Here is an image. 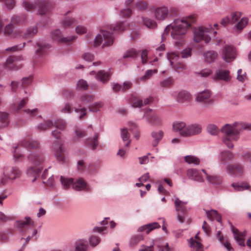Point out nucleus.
Returning <instances> with one entry per match:
<instances>
[{
  "instance_id": "obj_1",
  "label": "nucleus",
  "mask_w": 251,
  "mask_h": 251,
  "mask_svg": "<svg viewBox=\"0 0 251 251\" xmlns=\"http://www.w3.org/2000/svg\"><path fill=\"white\" fill-rule=\"evenodd\" d=\"M38 146V143L34 140L29 139H23L18 146L14 148L13 151V157L15 160L25 155L31 161L32 166L27 169L26 174L31 178V181L32 182L36 180L37 176L43 169L42 163L44 158L42 154L38 151H31L37 148Z\"/></svg>"
},
{
  "instance_id": "obj_2",
  "label": "nucleus",
  "mask_w": 251,
  "mask_h": 251,
  "mask_svg": "<svg viewBox=\"0 0 251 251\" xmlns=\"http://www.w3.org/2000/svg\"><path fill=\"white\" fill-rule=\"evenodd\" d=\"M193 17L175 19L165 28L162 36V42L165 39V35L170 32L172 37L175 40V44L177 47L182 46L185 43L184 36L194 21Z\"/></svg>"
},
{
  "instance_id": "obj_3",
  "label": "nucleus",
  "mask_w": 251,
  "mask_h": 251,
  "mask_svg": "<svg viewBox=\"0 0 251 251\" xmlns=\"http://www.w3.org/2000/svg\"><path fill=\"white\" fill-rule=\"evenodd\" d=\"M251 129V123L242 121H237L232 124H226L221 128V131L224 134L222 137L223 144L229 149L234 148V142L237 141L239 138V132L246 129Z\"/></svg>"
},
{
  "instance_id": "obj_4",
  "label": "nucleus",
  "mask_w": 251,
  "mask_h": 251,
  "mask_svg": "<svg viewBox=\"0 0 251 251\" xmlns=\"http://www.w3.org/2000/svg\"><path fill=\"white\" fill-rule=\"evenodd\" d=\"M212 29V27L211 25L208 27L201 26L195 27L193 30L194 41L197 43L203 41L208 44L211 39L209 34Z\"/></svg>"
},
{
  "instance_id": "obj_5",
  "label": "nucleus",
  "mask_w": 251,
  "mask_h": 251,
  "mask_svg": "<svg viewBox=\"0 0 251 251\" xmlns=\"http://www.w3.org/2000/svg\"><path fill=\"white\" fill-rule=\"evenodd\" d=\"M20 169L15 166H7L4 168L3 176L0 178V185H5L8 181H14L21 176Z\"/></svg>"
},
{
  "instance_id": "obj_6",
  "label": "nucleus",
  "mask_w": 251,
  "mask_h": 251,
  "mask_svg": "<svg viewBox=\"0 0 251 251\" xmlns=\"http://www.w3.org/2000/svg\"><path fill=\"white\" fill-rule=\"evenodd\" d=\"M114 42L112 33L107 30H102L95 38L94 45H102V48L111 46Z\"/></svg>"
},
{
  "instance_id": "obj_7",
  "label": "nucleus",
  "mask_w": 251,
  "mask_h": 251,
  "mask_svg": "<svg viewBox=\"0 0 251 251\" xmlns=\"http://www.w3.org/2000/svg\"><path fill=\"white\" fill-rule=\"evenodd\" d=\"M139 251H171L167 243L162 240H155L149 245H142Z\"/></svg>"
},
{
  "instance_id": "obj_8",
  "label": "nucleus",
  "mask_w": 251,
  "mask_h": 251,
  "mask_svg": "<svg viewBox=\"0 0 251 251\" xmlns=\"http://www.w3.org/2000/svg\"><path fill=\"white\" fill-rule=\"evenodd\" d=\"M221 55L226 62L230 63L236 57V49L232 46H225L221 50Z\"/></svg>"
},
{
  "instance_id": "obj_9",
  "label": "nucleus",
  "mask_w": 251,
  "mask_h": 251,
  "mask_svg": "<svg viewBox=\"0 0 251 251\" xmlns=\"http://www.w3.org/2000/svg\"><path fill=\"white\" fill-rule=\"evenodd\" d=\"M88 75L90 78L94 77L96 80L103 84L108 82L110 78V72L102 70L98 71H92L89 72Z\"/></svg>"
},
{
  "instance_id": "obj_10",
  "label": "nucleus",
  "mask_w": 251,
  "mask_h": 251,
  "mask_svg": "<svg viewBox=\"0 0 251 251\" xmlns=\"http://www.w3.org/2000/svg\"><path fill=\"white\" fill-rule=\"evenodd\" d=\"M199 234V232H198L194 237L188 240V246L191 251H203V246Z\"/></svg>"
},
{
  "instance_id": "obj_11",
  "label": "nucleus",
  "mask_w": 251,
  "mask_h": 251,
  "mask_svg": "<svg viewBox=\"0 0 251 251\" xmlns=\"http://www.w3.org/2000/svg\"><path fill=\"white\" fill-rule=\"evenodd\" d=\"M188 125L183 121H176L172 124V130L182 137H186Z\"/></svg>"
},
{
  "instance_id": "obj_12",
  "label": "nucleus",
  "mask_w": 251,
  "mask_h": 251,
  "mask_svg": "<svg viewBox=\"0 0 251 251\" xmlns=\"http://www.w3.org/2000/svg\"><path fill=\"white\" fill-rule=\"evenodd\" d=\"M212 93L210 90L205 89L197 93L196 101L198 102L211 103L213 102L211 99Z\"/></svg>"
},
{
  "instance_id": "obj_13",
  "label": "nucleus",
  "mask_w": 251,
  "mask_h": 251,
  "mask_svg": "<svg viewBox=\"0 0 251 251\" xmlns=\"http://www.w3.org/2000/svg\"><path fill=\"white\" fill-rule=\"evenodd\" d=\"M51 37L55 41L61 43L70 42L76 38V36L75 35L64 37L59 29H56L52 31L51 33Z\"/></svg>"
},
{
  "instance_id": "obj_14",
  "label": "nucleus",
  "mask_w": 251,
  "mask_h": 251,
  "mask_svg": "<svg viewBox=\"0 0 251 251\" xmlns=\"http://www.w3.org/2000/svg\"><path fill=\"white\" fill-rule=\"evenodd\" d=\"M55 129L52 131V136L56 139H59L61 133L64 131L66 127V123L62 120H58L53 122Z\"/></svg>"
},
{
  "instance_id": "obj_15",
  "label": "nucleus",
  "mask_w": 251,
  "mask_h": 251,
  "mask_svg": "<svg viewBox=\"0 0 251 251\" xmlns=\"http://www.w3.org/2000/svg\"><path fill=\"white\" fill-rule=\"evenodd\" d=\"M23 60L22 56L9 57L6 60V67L9 69L20 68L23 65L20 62Z\"/></svg>"
},
{
  "instance_id": "obj_16",
  "label": "nucleus",
  "mask_w": 251,
  "mask_h": 251,
  "mask_svg": "<svg viewBox=\"0 0 251 251\" xmlns=\"http://www.w3.org/2000/svg\"><path fill=\"white\" fill-rule=\"evenodd\" d=\"M23 6L27 11H31L35 8L38 9V13L40 14H45L47 11V7L45 4L35 5L28 1L23 2Z\"/></svg>"
},
{
  "instance_id": "obj_17",
  "label": "nucleus",
  "mask_w": 251,
  "mask_h": 251,
  "mask_svg": "<svg viewBox=\"0 0 251 251\" xmlns=\"http://www.w3.org/2000/svg\"><path fill=\"white\" fill-rule=\"evenodd\" d=\"M73 188L77 191H88L89 186L82 178H74Z\"/></svg>"
},
{
  "instance_id": "obj_18",
  "label": "nucleus",
  "mask_w": 251,
  "mask_h": 251,
  "mask_svg": "<svg viewBox=\"0 0 251 251\" xmlns=\"http://www.w3.org/2000/svg\"><path fill=\"white\" fill-rule=\"evenodd\" d=\"M231 230L236 243L241 247H245V238L246 233L245 232H240L238 229L233 227H232Z\"/></svg>"
},
{
  "instance_id": "obj_19",
  "label": "nucleus",
  "mask_w": 251,
  "mask_h": 251,
  "mask_svg": "<svg viewBox=\"0 0 251 251\" xmlns=\"http://www.w3.org/2000/svg\"><path fill=\"white\" fill-rule=\"evenodd\" d=\"M202 131V126L194 123L188 125L186 137H192L200 134Z\"/></svg>"
},
{
  "instance_id": "obj_20",
  "label": "nucleus",
  "mask_w": 251,
  "mask_h": 251,
  "mask_svg": "<svg viewBox=\"0 0 251 251\" xmlns=\"http://www.w3.org/2000/svg\"><path fill=\"white\" fill-rule=\"evenodd\" d=\"M192 99L191 94L186 90H181L177 94L176 100L179 103L189 102Z\"/></svg>"
},
{
  "instance_id": "obj_21",
  "label": "nucleus",
  "mask_w": 251,
  "mask_h": 251,
  "mask_svg": "<svg viewBox=\"0 0 251 251\" xmlns=\"http://www.w3.org/2000/svg\"><path fill=\"white\" fill-rule=\"evenodd\" d=\"M88 249L89 244L86 239L79 238L74 243L75 251H87Z\"/></svg>"
},
{
  "instance_id": "obj_22",
  "label": "nucleus",
  "mask_w": 251,
  "mask_h": 251,
  "mask_svg": "<svg viewBox=\"0 0 251 251\" xmlns=\"http://www.w3.org/2000/svg\"><path fill=\"white\" fill-rule=\"evenodd\" d=\"M187 176L193 180L198 182L203 181V178L199 171L194 168L188 169L186 171Z\"/></svg>"
},
{
  "instance_id": "obj_23",
  "label": "nucleus",
  "mask_w": 251,
  "mask_h": 251,
  "mask_svg": "<svg viewBox=\"0 0 251 251\" xmlns=\"http://www.w3.org/2000/svg\"><path fill=\"white\" fill-rule=\"evenodd\" d=\"M160 226L157 222H153L140 226L137 231L139 232L149 234L154 229L159 228Z\"/></svg>"
},
{
  "instance_id": "obj_24",
  "label": "nucleus",
  "mask_w": 251,
  "mask_h": 251,
  "mask_svg": "<svg viewBox=\"0 0 251 251\" xmlns=\"http://www.w3.org/2000/svg\"><path fill=\"white\" fill-rule=\"evenodd\" d=\"M201 171L204 174L206 181L209 183L213 185H220L222 183V179L221 176L209 175L204 169H202Z\"/></svg>"
},
{
  "instance_id": "obj_25",
  "label": "nucleus",
  "mask_w": 251,
  "mask_h": 251,
  "mask_svg": "<svg viewBox=\"0 0 251 251\" xmlns=\"http://www.w3.org/2000/svg\"><path fill=\"white\" fill-rule=\"evenodd\" d=\"M151 137L152 138V146L156 147L163 139L164 133L162 130H153L151 132Z\"/></svg>"
},
{
  "instance_id": "obj_26",
  "label": "nucleus",
  "mask_w": 251,
  "mask_h": 251,
  "mask_svg": "<svg viewBox=\"0 0 251 251\" xmlns=\"http://www.w3.org/2000/svg\"><path fill=\"white\" fill-rule=\"evenodd\" d=\"M65 152V149L63 148L62 145H57L54 147V155L56 159L62 163L66 162L64 153Z\"/></svg>"
},
{
  "instance_id": "obj_27",
  "label": "nucleus",
  "mask_w": 251,
  "mask_h": 251,
  "mask_svg": "<svg viewBox=\"0 0 251 251\" xmlns=\"http://www.w3.org/2000/svg\"><path fill=\"white\" fill-rule=\"evenodd\" d=\"M215 78L217 80L228 82L230 81L231 76L228 70H218L215 73Z\"/></svg>"
},
{
  "instance_id": "obj_28",
  "label": "nucleus",
  "mask_w": 251,
  "mask_h": 251,
  "mask_svg": "<svg viewBox=\"0 0 251 251\" xmlns=\"http://www.w3.org/2000/svg\"><path fill=\"white\" fill-rule=\"evenodd\" d=\"M169 13L168 9L166 7L162 6L157 8L154 11V16L157 20H164L167 17Z\"/></svg>"
},
{
  "instance_id": "obj_29",
  "label": "nucleus",
  "mask_w": 251,
  "mask_h": 251,
  "mask_svg": "<svg viewBox=\"0 0 251 251\" xmlns=\"http://www.w3.org/2000/svg\"><path fill=\"white\" fill-rule=\"evenodd\" d=\"M17 225L20 228H25L26 231L29 232L30 228L34 227V222L29 217H26L24 220L17 222Z\"/></svg>"
},
{
  "instance_id": "obj_30",
  "label": "nucleus",
  "mask_w": 251,
  "mask_h": 251,
  "mask_svg": "<svg viewBox=\"0 0 251 251\" xmlns=\"http://www.w3.org/2000/svg\"><path fill=\"white\" fill-rule=\"evenodd\" d=\"M226 172L231 176H238L243 173V170L242 167L238 165H232L227 166Z\"/></svg>"
},
{
  "instance_id": "obj_31",
  "label": "nucleus",
  "mask_w": 251,
  "mask_h": 251,
  "mask_svg": "<svg viewBox=\"0 0 251 251\" xmlns=\"http://www.w3.org/2000/svg\"><path fill=\"white\" fill-rule=\"evenodd\" d=\"M234 157V154L228 151H223L218 155L219 160L222 163H225L226 161L232 160Z\"/></svg>"
},
{
  "instance_id": "obj_32",
  "label": "nucleus",
  "mask_w": 251,
  "mask_h": 251,
  "mask_svg": "<svg viewBox=\"0 0 251 251\" xmlns=\"http://www.w3.org/2000/svg\"><path fill=\"white\" fill-rule=\"evenodd\" d=\"M128 100L133 108H140L144 106L143 100L134 95H131Z\"/></svg>"
},
{
  "instance_id": "obj_33",
  "label": "nucleus",
  "mask_w": 251,
  "mask_h": 251,
  "mask_svg": "<svg viewBox=\"0 0 251 251\" xmlns=\"http://www.w3.org/2000/svg\"><path fill=\"white\" fill-rule=\"evenodd\" d=\"M249 19L246 17L241 18L235 24V29L238 32H241L248 25Z\"/></svg>"
},
{
  "instance_id": "obj_34",
  "label": "nucleus",
  "mask_w": 251,
  "mask_h": 251,
  "mask_svg": "<svg viewBox=\"0 0 251 251\" xmlns=\"http://www.w3.org/2000/svg\"><path fill=\"white\" fill-rule=\"evenodd\" d=\"M99 135L98 133H95L93 138H89L85 140V144L89 146L92 150H95L99 144Z\"/></svg>"
},
{
  "instance_id": "obj_35",
  "label": "nucleus",
  "mask_w": 251,
  "mask_h": 251,
  "mask_svg": "<svg viewBox=\"0 0 251 251\" xmlns=\"http://www.w3.org/2000/svg\"><path fill=\"white\" fill-rule=\"evenodd\" d=\"M166 57L168 60L170 62V66L171 67H173L179 59V55L178 53L170 51L168 52L166 54Z\"/></svg>"
},
{
  "instance_id": "obj_36",
  "label": "nucleus",
  "mask_w": 251,
  "mask_h": 251,
  "mask_svg": "<svg viewBox=\"0 0 251 251\" xmlns=\"http://www.w3.org/2000/svg\"><path fill=\"white\" fill-rule=\"evenodd\" d=\"M218 54L217 52L214 50H208L205 52L203 57L205 61L211 63L217 59Z\"/></svg>"
},
{
  "instance_id": "obj_37",
  "label": "nucleus",
  "mask_w": 251,
  "mask_h": 251,
  "mask_svg": "<svg viewBox=\"0 0 251 251\" xmlns=\"http://www.w3.org/2000/svg\"><path fill=\"white\" fill-rule=\"evenodd\" d=\"M78 22V18L75 17H67L62 20L61 25L64 28L70 27Z\"/></svg>"
},
{
  "instance_id": "obj_38",
  "label": "nucleus",
  "mask_w": 251,
  "mask_h": 251,
  "mask_svg": "<svg viewBox=\"0 0 251 251\" xmlns=\"http://www.w3.org/2000/svg\"><path fill=\"white\" fill-rule=\"evenodd\" d=\"M231 185L234 189L237 191L248 190L250 188V184L246 181L233 183Z\"/></svg>"
},
{
  "instance_id": "obj_39",
  "label": "nucleus",
  "mask_w": 251,
  "mask_h": 251,
  "mask_svg": "<svg viewBox=\"0 0 251 251\" xmlns=\"http://www.w3.org/2000/svg\"><path fill=\"white\" fill-rule=\"evenodd\" d=\"M148 121L154 126H158L161 123L160 117L155 113H152L147 117Z\"/></svg>"
},
{
  "instance_id": "obj_40",
  "label": "nucleus",
  "mask_w": 251,
  "mask_h": 251,
  "mask_svg": "<svg viewBox=\"0 0 251 251\" xmlns=\"http://www.w3.org/2000/svg\"><path fill=\"white\" fill-rule=\"evenodd\" d=\"M184 159L186 163L190 165L197 166L200 164V158L195 155H186L184 156Z\"/></svg>"
},
{
  "instance_id": "obj_41",
  "label": "nucleus",
  "mask_w": 251,
  "mask_h": 251,
  "mask_svg": "<svg viewBox=\"0 0 251 251\" xmlns=\"http://www.w3.org/2000/svg\"><path fill=\"white\" fill-rule=\"evenodd\" d=\"M186 203L187 202L182 201L179 200L178 198H176L175 204L176 212L181 213H185L186 209L184 206Z\"/></svg>"
},
{
  "instance_id": "obj_42",
  "label": "nucleus",
  "mask_w": 251,
  "mask_h": 251,
  "mask_svg": "<svg viewBox=\"0 0 251 251\" xmlns=\"http://www.w3.org/2000/svg\"><path fill=\"white\" fill-rule=\"evenodd\" d=\"M100 224L101 226H95L94 227L93 230L95 232H98L100 233H105L106 230V226L108 225V219L105 218L103 221H101Z\"/></svg>"
},
{
  "instance_id": "obj_43",
  "label": "nucleus",
  "mask_w": 251,
  "mask_h": 251,
  "mask_svg": "<svg viewBox=\"0 0 251 251\" xmlns=\"http://www.w3.org/2000/svg\"><path fill=\"white\" fill-rule=\"evenodd\" d=\"M88 241L89 246L92 248H95L100 244L101 239L99 236L92 234L89 237Z\"/></svg>"
},
{
  "instance_id": "obj_44",
  "label": "nucleus",
  "mask_w": 251,
  "mask_h": 251,
  "mask_svg": "<svg viewBox=\"0 0 251 251\" xmlns=\"http://www.w3.org/2000/svg\"><path fill=\"white\" fill-rule=\"evenodd\" d=\"M206 214L207 218L211 220L215 219L219 222H221L222 219L221 216L218 214L216 210H211L207 211L206 212Z\"/></svg>"
},
{
  "instance_id": "obj_45",
  "label": "nucleus",
  "mask_w": 251,
  "mask_h": 251,
  "mask_svg": "<svg viewBox=\"0 0 251 251\" xmlns=\"http://www.w3.org/2000/svg\"><path fill=\"white\" fill-rule=\"evenodd\" d=\"M130 135L127 129H122L121 130V137L124 142H125V146L129 147L131 140L129 139Z\"/></svg>"
},
{
  "instance_id": "obj_46",
  "label": "nucleus",
  "mask_w": 251,
  "mask_h": 251,
  "mask_svg": "<svg viewBox=\"0 0 251 251\" xmlns=\"http://www.w3.org/2000/svg\"><path fill=\"white\" fill-rule=\"evenodd\" d=\"M74 178H65L63 176L60 177V181L64 188L68 189L71 186L73 187Z\"/></svg>"
},
{
  "instance_id": "obj_47",
  "label": "nucleus",
  "mask_w": 251,
  "mask_h": 251,
  "mask_svg": "<svg viewBox=\"0 0 251 251\" xmlns=\"http://www.w3.org/2000/svg\"><path fill=\"white\" fill-rule=\"evenodd\" d=\"M241 16L242 14L240 12L234 11L231 12L228 16L230 19V24H236L241 18Z\"/></svg>"
},
{
  "instance_id": "obj_48",
  "label": "nucleus",
  "mask_w": 251,
  "mask_h": 251,
  "mask_svg": "<svg viewBox=\"0 0 251 251\" xmlns=\"http://www.w3.org/2000/svg\"><path fill=\"white\" fill-rule=\"evenodd\" d=\"M206 131L210 135L215 136L218 134L219 129L216 125L210 124L207 126Z\"/></svg>"
},
{
  "instance_id": "obj_49",
  "label": "nucleus",
  "mask_w": 251,
  "mask_h": 251,
  "mask_svg": "<svg viewBox=\"0 0 251 251\" xmlns=\"http://www.w3.org/2000/svg\"><path fill=\"white\" fill-rule=\"evenodd\" d=\"M94 97L93 96L90 95H84L81 96L79 98L78 100L81 105H86L90 101H92Z\"/></svg>"
},
{
  "instance_id": "obj_50",
  "label": "nucleus",
  "mask_w": 251,
  "mask_h": 251,
  "mask_svg": "<svg viewBox=\"0 0 251 251\" xmlns=\"http://www.w3.org/2000/svg\"><path fill=\"white\" fill-rule=\"evenodd\" d=\"M103 103L101 101H98L89 106V109L90 111L96 112L100 110L103 107Z\"/></svg>"
},
{
  "instance_id": "obj_51",
  "label": "nucleus",
  "mask_w": 251,
  "mask_h": 251,
  "mask_svg": "<svg viewBox=\"0 0 251 251\" xmlns=\"http://www.w3.org/2000/svg\"><path fill=\"white\" fill-rule=\"evenodd\" d=\"M81 58L84 61L89 63L94 60L95 56L92 53L89 52H85L82 53L81 55Z\"/></svg>"
},
{
  "instance_id": "obj_52",
  "label": "nucleus",
  "mask_w": 251,
  "mask_h": 251,
  "mask_svg": "<svg viewBox=\"0 0 251 251\" xmlns=\"http://www.w3.org/2000/svg\"><path fill=\"white\" fill-rule=\"evenodd\" d=\"M53 123L50 120L46 121L38 125V128L41 131H44L53 126Z\"/></svg>"
},
{
  "instance_id": "obj_53",
  "label": "nucleus",
  "mask_w": 251,
  "mask_h": 251,
  "mask_svg": "<svg viewBox=\"0 0 251 251\" xmlns=\"http://www.w3.org/2000/svg\"><path fill=\"white\" fill-rule=\"evenodd\" d=\"M74 111L77 114L79 119H82L86 115V109L85 108H78L75 105L74 106Z\"/></svg>"
},
{
  "instance_id": "obj_54",
  "label": "nucleus",
  "mask_w": 251,
  "mask_h": 251,
  "mask_svg": "<svg viewBox=\"0 0 251 251\" xmlns=\"http://www.w3.org/2000/svg\"><path fill=\"white\" fill-rule=\"evenodd\" d=\"M88 87V84L87 81L81 79H79L76 85V89L78 90H86Z\"/></svg>"
},
{
  "instance_id": "obj_55",
  "label": "nucleus",
  "mask_w": 251,
  "mask_h": 251,
  "mask_svg": "<svg viewBox=\"0 0 251 251\" xmlns=\"http://www.w3.org/2000/svg\"><path fill=\"white\" fill-rule=\"evenodd\" d=\"M128 147H126L125 145L120 147L119 150L117 152V155L119 156L121 158L124 159L125 157L126 153L128 151Z\"/></svg>"
},
{
  "instance_id": "obj_56",
  "label": "nucleus",
  "mask_w": 251,
  "mask_h": 251,
  "mask_svg": "<svg viewBox=\"0 0 251 251\" xmlns=\"http://www.w3.org/2000/svg\"><path fill=\"white\" fill-rule=\"evenodd\" d=\"M73 110L74 107L69 103H66L61 109V111L63 113L70 114L71 113Z\"/></svg>"
},
{
  "instance_id": "obj_57",
  "label": "nucleus",
  "mask_w": 251,
  "mask_h": 251,
  "mask_svg": "<svg viewBox=\"0 0 251 251\" xmlns=\"http://www.w3.org/2000/svg\"><path fill=\"white\" fill-rule=\"evenodd\" d=\"M157 69L148 70L146 72L144 75L140 78V79L141 80H145L148 79L151 77V76L153 74H156L157 73Z\"/></svg>"
},
{
  "instance_id": "obj_58",
  "label": "nucleus",
  "mask_w": 251,
  "mask_h": 251,
  "mask_svg": "<svg viewBox=\"0 0 251 251\" xmlns=\"http://www.w3.org/2000/svg\"><path fill=\"white\" fill-rule=\"evenodd\" d=\"M143 22L145 25L148 28H153L156 26V24L153 20L147 18L143 19Z\"/></svg>"
},
{
  "instance_id": "obj_59",
  "label": "nucleus",
  "mask_w": 251,
  "mask_h": 251,
  "mask_svg": "<svg viewBox=\"0 0 251 251\" xmlns=\"http://www.w3.org/2000/svg\"><path fill=\"white\" fill-rule=\"evenodd\" d=\"M192 55V49L187 48L181 52V56L182 58H187L190 57Z\"/></svg>"
},
{
  "instance_id": "obj_60",
  "label": "nucleus",
  "mask_w": 251,
  "mask_h": 251,
  "mask_svg": "<svg viewBox=\"0 0 251 251\" xmlns=\"http://www.w3.org/2000/svg\"><path fill=\"white\" fill-rule=\"evenodd\" d=\"M173 83L172 79L170 77L166 78L160 82V86L161 87H168L171 85Z\"/></svg>"
},
{
  "instance_id": "obj_61",
  "label": "nucleus",
  "mask_w": 251,
  "mask_h": 251,
  "mask_svg": "<svg viewBox=\"0 0 251 251\" xmlns=\"http://www.w3.org/2000/svg\"><path fill=\"white\" fill-rule=\"evenodd\" d=\"M86 135L85 131L82 130L77 129L74 132V139L75 140L82 138Z\"/></svg>"
},
{
  "instance_id": "obj_62",
  "label": "nucleus",
  "mask_w": 251,
  "mask_h": 251,
  "mask_svg": "<svg viewBox=\"0 0 251 251\" xmlns=\"http://www.w3.org/2000/svg\"><path fill=\"white\" fill-rule=\"evenodd\" d=\"M86 27L82 25H78L75 27V32L78 35H82L87 32Z\"/></svg>"
},
{
  "instance_id": "obj_63",
  "label": "nucleus",
  "mask_w": 251,
  "mask_h": 251,
  "mask_svg": "<svg viewBox=\"0 0 251 251\" xmlns=\"http://www.w3.org/2000/svg\"><path fill=\"white\" fill-rule=\"evenodd\" d=\"M25 113L30 117H34L37 115L38 110L37 108L27 109L24 110Z\"/></svg>"
},
{
  "instance_id": "obj_64",
  "label": "nucleus",
  "mask_w": 251,
  "mask_h": 251,
  "mask_svg": "<svg viewBox=\"0 0 251 251\" xmlns=\"http://www.w3.org/2000/svg\"><path fill=\"white\" fill-rule=\"evenodd\" d=\"M137 51L134 49L129 50L124 55V58L134 57L137 55Z\"/></svg>"
}]
</instances>
